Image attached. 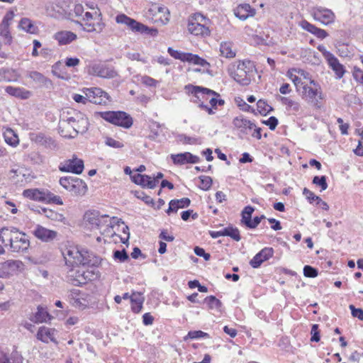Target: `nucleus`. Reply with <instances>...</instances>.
I'll use <instances>...</instances> for the list:
<instances>
[{"mask_svg":"<svg viewBox=\"0 0 363 363\" xmlns=\"http://www.w3.org/2000/svg\"><path fill=\"white\" fill-rule=\"evenodd\" d=\"M329 67L333 70V72L335 74L337 79H341L345 73V69L344 66L340 63L337 58L335 56H333L332 58H330L329 60L327 61Z\"/></svg>","mask_w":363,"mask_h":363,"instance_id":"nucleus-34","label":"nucleus"},{"mask_svg":"<svg viewBox=\"0 0 363 363\" xmlns=\"http://www.w3.org/2000/svg\"><path fill=\"white\" fill-rule=\"evenodd\" d=\"M80 60L77 57H67L65 60V66L74 67L79 65Z\"/></svg>","mask_w":363,"mask_h":363,"instance_id":"nucleus-62","label":"nucleus"},{"mask_svg":"<svg viewBox=\"0 0 363 363\" xmlns=\"http://www.w3.org/2000/svg\"><path fill=\"white\" fill-rule=\"evenodd\" d=\"M84 162L73 155L71 159L65 160L59 164V169L63 172H71L76 174H81L84 170Z\"/></svg>","mask_w":363,"mask_h":363,"instance_id":"nucleus-18","label":"nucleus"},{"mask_svg":"<svg viewBox=\"0 0 363 363\" xmlns=\"http://www.w3.org/2000/svg\"><path fill=\"white\" fill-rule=\"evenodd\" d=\"M24 264L20 260L8 259L0 262V278L8 279L23 270Z\"/></svg>","mask_w":363,"mask_h":363,"instance_id":"nucleus-15","label":"nucleus"},{"mask_svg":"<svg viewBox=\"0 0 363 363\" xmlns=\"http://www.w3.org/2000/svg\"><path fill=\"white\" fill-rule=\"evenodd\" d=\"M312 182L313 184L320 186L321 191H325L328 189L325 176H315L313 177Z\"/></svg>","mask_w":363,"mask_h":363,"instance_id":"nucleus-47","label":"nucleus"},{"mask_svg":"<svg viewBox=\"0 0 363 363\" xmlns=\"http://www.w3.org/2000/svg\"><path fill=\"white\" fill-rule=\"evenodd\" d=\"M303 274L306 277L314 278L318 276V273L316 269L311 266L306 265L303 267Z\"/></svg>","mask_w":363,"mask_h":363,"instance_id":"nucleus-54","label":"nucleus"},{"mask_svg":"<svg viewBox=\"0 0 363 363\" xmlns=\"http://www.w3.org/2000/svg\"><path fill=\"white\" fill-rule=\"evenodd\" d=\"M235 128L243 134H250L255 127V123L242 116H237L233 120Z\"/></svg>","mask_w":363,"mask_h":363,"instance_id":"nucleus-26","label":"nucleus"},{"mask_svg":"<svg viewBox=\"0 0 363 363\" xmlns=\"http://www.w3.org/2000/svg\"><path fill=\"white\" fill-rule=\"evenodd\" d=\"M89 74L106 79H113L118 76L114 67L106 62H92L87 67Z\"/></svg>","mask_w":363,"mask_h":363,"instance_id":"nucleus-13","label":"nucleus"},{"mask_svg":"<svg viewBox=\"0 0 363 363\" xmlns=\"http://www.w3.org/2000/svg\"><path fill=\"white\" fill-rule=\"evenodd\" d=\"M5 91L10 96L21 99H28L32 95L30 91L20 86H7L5 88Z\"/></svg>","mask_w":363,"mask_h":363,"instance_id":"nucleus-31","label":"nucleus"},{"mask_svg":"<svg viewBox=\"0 0 363 363\" xmlns=\"http://www.w3.org/2000/svg\"><path fill=\"white\" fill-rule=\"evenodd\" d=\"M140 81L147 86L155 87L158 84L157 80L147 75L143 76Z\"/></svg>","mask_w":363,"mask_h":363,"instance_id":"nucleus-56","label":"nucleus"},{"mask_svg":"<svg viewBox=\"0 0 363 363\" xmlns=\"http://www.w3.org/2000/svg\"><path fill=\"white\" fill-rule=\"evenodd\" d=\"M28 77L39 87L51 88L52 86V81L39 72L30 71Z\"/></svg>","mask_w":363,"mask_h":363,"instance_id":"nucleus-29","label":"nucleus"},{"mask_svg":"<svg viewBox=\"0 0 363 363\" xmlns=\"http://www.w3.org/2000/svg\"><path fill=\"white\" fill-rule=\"evenodd\" d=\"M177 140L178 142L184 144V145H194L198 143L199 139L195 137L187 136L184 134H179L177 137Z\"/></svg>","mask_w":363,"mask_h":363,"instance_id":"nucleus-46","label":"nucleus"},{"mask_svg":"<svg viewBox=\"0 0 363 363\" xmlns=\"http://www.w3.org/2000/svg\"><path fill=\"white\" fill-rule=\"evenodd\" d=\"M200 184L199 188L202 190H208L212 185V179L208 176H201L199 177Z\"/></svg>","mask_w":363,"mask_h":363,"instance_id":"nucleus-49","label":"nucleus"},{"mask_svg":"<svg viewBox=\"0 0 363 363\" xmlns=\"http://www.w3.org/2000/svg\"><path fill=\"white\" fill-rule=\"evenodd\" d=\"M23 196L33 201L44 202L47 203H56L62 205V199L56 196L48 189H29L23 192Z\"/></svg>","mask_w":363,"mask_h":363,"instance_id":"nucleus-7","label":"nucleus"},{"mask_svg":"<svg viewBox=\"0 0 363 363\" xmlns=\"http://www.w3.org/2000/svg\"><path fill=\"white\" fill-rule=\"evenodd\" d=\"M52 73L57 78L67 79V74L65 68L62 66L60 61L57 62L52 66Z\"/></svg>","mask_w":363,"mask_h":363,"instance_id":"nucleus-41","label":"nucleus"},{"mask_svg":"<svg viewBox=\"0 0 363 363\" xmlns=\"http://www.w3.org/2000/svg\"><path fill=\"white\" fill-rule=\"evenodd\" d=\"M237 102L238 106L240 107V108L245 112H254L253 108L247 104L244 100H242L240 98H238L235 100Z\"/></svg>","mask_w":363,"mask_h":363,"instance_id":"nucleus-57","label":"nucleus"},{"mask_svg":"<svg viewBox=\"0 0 363 363\" xmlns=\"http://www.w3.org/2000/svg\"><path fill=\"white\" fill-rule=\"evenodd\" d=\"M116 21L117 23L125 25L133 32L143 33H146L148 30V27L145 25L138 22L133 18H130L125 14H118L116 17Z\"/></svg>","mask_w":363,"mask_h":363,"instance_id":"nucleus-20","label":"nucleus"},{"mask_svg":"<svg viewBox=\"0 0 363 363\" xmlns=\"http://www.w3.org/2000/svg\"><path fill=\"white\" fill-rule=\"evenodd\" d=\"M313 35H314L316 38L323 40L328 36V33L324 29L316 27L315 31Z\"/></svg>","mask_w":363,"mask_h":363,"instance_id":"nucleus-64","label":"nucleus"},{"mask_svg":"<svg viewBox=\"0 0 363 363\" xmlns=\"http://www.w3.org/2000/svg\"><path fill=\"white\" fill-rule=\"evenodd\" d=\"M38 211L40 214L45 216L46 218L52 220L60 222L64 224L67 223V219L62 214L52 209L40 207Z\"/></svg>","mask_w":363,"mask_h":363,"instance_id":"nucleus-33","label":"nucleus"},{"mask_svg":"<svg viewBox=\"0 0 363 363\" xmlns=\"http://www.w3.org/2000/svg\"><path fill=\"white\" fill-rule=\"evenodd\" d=\"M350 309L353 317L357 318L359 320H363V310L361 308H356L353 305L350 306Z\"/></svg>","mask_w":363,"mask_h":363,"instance_id":"nucleus-61","label":"nucleus"},{"mask_svg":"<svg viewBox=\"0 0 363 363\" xmlns=\"http://www.w3.org/2000/svg\"><path fill=\"white\" fill-rule=\"evenodd\" d=\"M144 298L140 293H133L131 295V310L135 313H138L141 311L143 308V303Z\"/></svg>","mask_w":363,"mask_h":363,"instance_id":"nucleus-37","label":"nucleus"},{"mask_svg":"<svg viewBox=\"0 0 363 363\" xmlns=\"http://www.w3.org/2000/svg\"><path fill=\"white\" fill-rule=\"evenodd\" d=\"M92 9L93 12L85 11L84 6L81 4L74 5L71 15L83 22L84 30L88 33L96 32L100 33L103 31L105 24L101 21V13L100 11L94 6V5H86Z\"/></svg>","mask_w":363,"mask_h":363,"instance_id":"nucleus-2","label":"nucleus"},{"mask_svg":"<svg viewBox=\"0 0 363 363\" xmlns=\"http://www.w3.org/2000/svg\"><path fill=\"white\" fill-rule=\"evenodd\" d=\"M69 298L70 303L79 309L86 308L89 303V295L75 289L70 291Z\"/></svg>","mask_w":363,"mask_h":363,"instance_id":"nucleus-22","label":"nucleus"},{"mask_svg":"<svg viewBox=\"0 0 363 363\" xmlns=\"http://www.w3.org/2000/svg\"><path fill=\"white\" fill-rule=\"evenodd\" d=\"M311 15L315 21L324 26L333 24L336 19L335 13L328 8L316 6L311 9Z\"/></svg>","mask_w":363,"mask_h":363,"instance_id":"nucleus-14","label":"nucleus"},{"mask_svg":"<svg viewBox=\"0 0 363 363\" xmlns=\"http://www.w3.org/2000/svg\"><path fill=\"white\" fill-rule=\"evenodd\" d=\"M255 72V66L250 60L240 61L230 69L231 77L241 85H248Z\"/></svg>","mask_w":363,"mask_h":363,"instance_id":"nucleus-4","label":"nucleus"},{"mask_svg":"<svg viewBox=\"0 0 363 363\" xmlns=\"http://www.w3.org/2000/svg\"><path fill=\"white\" fill-rule=\"evenodd\" d=\"M149 13L155 23L165 25L169 21L170 13L169 9L164 6L154 4L149 9Z\"/></svg>","mask_w":363,"mask_h":363,"instance_id":"nucleus-21","label":"nucleus"},{"mask_svg":"<svg viewBox=\"0 0 363 363\" xmlns=\"http://www.w3.org/2000/svg\"><path fill=\"white\" fill-rule=\"evenodd\" d=\"M75 33L69 30L58 31L53 35V38L58 43L59 45H65L71 43L77 39Z\"/></svg>","mask_w":363,"mask_h":363,"instance_id":"nucleus-30","label":"nucleus"},{"mask_svg":"<svg viewBox=\"0 0 363 363\" xmlns=\"http://www.w3.org/2000/svg\"><path fill=\"white\" fill-rule=\"evenodd\" d=\"M186 93L190 95V101L198 105L201 108V104H204L211 96H216L218 93L208 88L189 84L185 86Z\"/></svg>","mask_w":363,"mask_h":363,"instance_id":"nucleus-9","label":"nucleus"},{"mask_svg":"<svg viewBox=\"0 0 363 363\" xmlns=\"http://www.w3.org/2000/svg\"><path fill=\"white\" fill-rule=\"evenodd\" d=\"M352 76L357 82L363 84V70L362 69L354 67L352 72Z\"/></svg>","mask_w":363,"mask_h":363,"instance_id":"nucleus-58","label":"nucleus"},{"mask_svg":"<svg viewBox=\"0 0 363 363\" xmlns=\"http://www.w3.org/2000/svg\"><path fill=\"white\" fill-rule=\"evenodd\" d=\"M2 208L6 211L11 212L13 214L16 213L18 211L16 205L13 202L9 201L4 202V205L2 206Z\"/></svg>","mask_w":363,"mask_h":363,"instance_id":"nucleus-60","label":"nucleus"},{"mask_svg":"<svg viewBox=\"0 0 363 363\" xmlns=\"http://www.w3.org/2000/svg\"><path fill=\"white\" fill-rule=\"evenodd\" d=\"M274 250L272 247H264L250 261V264L252 268H258L261 264L272 257Z\"/></svg>","mask_w":363,"mask_h":363,"instance_id":"nucleus-24","label":"nucleus"},{"mask_svg":"<svg viewBox=\"0 0 363 363\" xmlns=\"http://www.w3.org/2000/svg\"><path fill=\"white\" fill-rule=\"evenodd\" d=\"M210 20L201 13H195L191 16L188 23V30L196 36L206 37L210 35Z\"/></svg>","mask_w":363,"mask_h":363,"instance_id":"nucleus-6","label":"nucleus"},{"mask_svg":"<svg viewBox=\"0 0 363 363\" xmlns=\"http://www.w3.org/2000/svg\"><path fill=\"white\" fill-rule=\"evenodd\" d=\"M296 91L301 95L303 99H306L315 106H318L320 101L323 99V93L320 84L315 80L311 83L303 84L302 86L296 89Z\"/></svg>","mask_w":363,"mask_h":363,"instance_id":"nucleus-8","label":"nucleus"},{"mask_svg":"<svg viewBox=\"0 0 363 363\" xmlns=\"http://www.w3.org/2000/svg\"><path fill=\"white\" fill-rule=\"evenodd\" d=\"M194 253L199 257H203L205 260H209L211 255L208 253H206L205 250L199 247H195L194 249Z\"/></svg>","mask_w":363,"mask_h":363,"instance_id":"nucleus-63","label":"nucleus"},{"mask_svg":"<svg viewBox=\"0 0 363 363\" xmlns=\"http://www.w3.org/2000/svg\"><path fill=\"white\" fill-rule=\"evenodd\" d=\"M84 220L92 228L101 230L104 227L105 229L101 232L103 235H113L111 218L106 214H101L99 211L90 210L85 213Z\"/></svg>","mask_w":363,"mask_h":363,"instance_id":"nucleus-3","label":"nucleus"},{"mask_svg":"<svg viewBox=\"0 0 363 363\" xmlns=\"http://www.w3.org/2000/svg\"><path fill=\"white\" fill-rule=\"evenodd\" d=\"M211 106L217 109L218 106H222L225 104V101L220 98V94L218 93L216 96H211L208 99Z\"/></svg>","mask_w":363,"mask_h":363,"instance_id":"nucleus-52","label":"nucleus"},{"mask_svg":"<svg viewBox=\"0 0 363 363\" xmlns=\"http://www.w3.org/2000/svg\"><path fill=\"white\" fill-rule=\"evenodd\" d=\"M63 123H67L72 128L73 133H64L61 131V135L65 138H74L79 133L83 134L86 132L89 128V121L86 116L81 112H75L73 116L63 119Z\"/></svg>","mask_w":363,"mask_h":363,"instance_id":"nucleus-5","label":"nucleus"},{"mask_svg":"<svg viewBox=\"0 0 363 363\" xmlns=\"http://www.w3.org/2000/svg\"><path fill=\"white\" fill-rule=\"evenodd\" d=\"M144 175V179L140 184L141 186L148 189H154L157 186V180L152 179V177L146 174Z\"/></svg>","mask_w":363,"mask_h":363,"instance_id":"nucleus-51","label":"nucleus"},{"mask_svg":"<svg viewBox=\"0 0 363 363\" xmlns=\"http://www.w3.org/2000/svg\"><path fill=\"white\" fill-rule=\"evenodd\" d=\"M287 77L293 82L296 89L302 86L303 84L311 83L314 79L311 74L302 69H291L288 71Z\"/></svg>","mask_w":363,"mask_h":363,"instance_id":"nucleus-19","label":"nucleus"},{"mask_svg":"<svg viewBox=\"0 0 363 363\" xmlns=\"http://www.w3.org/2000/svg\"><path fill=\"white\" fill-rule=\"evenodd\" d=\"M167 52L172 57L176 60H179L182 62H187L203 67H204L206 65H208V62L204 59L199 57L197 55L181 52L174 50L172 48H169Z\"/></svg>","mask_w":363,"mask_h":363,"instance_id":"nucleus-16","label":"nucleus"},{"mask_svg":"<svg viewBox=\"0 0 363 363\" xmlns=\"http://www.w3.org/2000/svg\"><path fill=\"white\" fill-rule=\"evenodd\" d=\"M33 235L43 242H50L57 236V232L38 225L33 230Z\"/></svg>","mask_w":363,"mask_h":363,"instance_id":"nucleus-28","label":"nucleus"},{"mask_svg":"<svg viewBox=\"0 0 363 363\" xmlns=\"http://www.w3.org/2000/svg\"><path fill=\"white\" fill-rule=\"evenodd\" d=\"M220 52L223 57L233 58L236 55V49L230 41L222 42L220 45Z\"/></svg>","mask_w":363,"mask_h":363,"instance_id":"nucleus-35","label":"nucleus"},{"mask_svg":"<svg viewBox=\"0 0 363 363\" xmlns=\"http://www.w3.org/2000/svg\"><path fill=\"white\" fill-rule=\"evenodd\" d=\"M84 94L88 97L89 102L99 105H106L110 97L108 93L100 88L92 87L83 90Z\"/></svg>","mask_w":363,"mask_h":363,"instance_id":"nucleus-17","label":"nucleus"},{"mask_svg":"<svg viewBox=\"0 0 363 363\" xmlns=\"http://www.w3.org/2000/svg\"><path fill=\"white\" fill-rule=\"evenodd\" d=\"M234 15L241 21H245L256 14L255 9L249 4H241L233 9Z\"/></svg>","mask_w":363,"mask_h":363,"instance_id":"nucleus-27","label":"nucleus"},{"mask_svg":"<svg viewBox=\"0 0 363 363\" xmlns=\"http://www.w3.org/2000/svg\"><path fill=\"white\" fill-rule=\"evenodd\" d=\"M253 212H254L253 207H252L250 206H245L242 211V219H241L242 223H243L244 225H245L247 226L248 224V221L250 222V220L252 219V214Z\"/></svg>","mask_w":363,"mask_h":363,"instance_id":"nucleus-44","label":"nucleus"},{"mask_svg":"<svg viewBox=\"0 0 363 363\" xmlns=\"http://www.w3.org/2000/svg\"><path fill=\"white\" fill-rule=\"evenodd\" d=\"M49 316L48 313L44 308L38 307V311L35 315V319L36 322L43 323L46 322Z\"/></svg>","mask_w":363,"mask_h":363,"instance_id":"nucleus-50","label":"nucleus"},{"mask_svg":"<svg viewBox=\"0 0 363 363\" xmlns=\"http://www.w3.org/2000/svg\"><path fill=\"white\" fill-rule=\"evenodd\" d=\"M209 235L212 238L214 239L221 236L230 237L232 239L237 242L240 241L241 239L239 230L237 228H234L233 226H228L218 231L210 230Z\"/></svg>","mask_w":363,"mask_h":363,"instance_id":"nucleus-25","label":"nucleus"},{"mask_svg":"<svg viewBox=\"0 0 363 363\" xmlns=\"http://www.w3.org/2000/svg\"><path fill=\"white\" fill-rule=\"evenodd\" d=\"M60 184L73 196H84L87 191L86 184L75 177H64L60 179Z\"/></svg>","mask_w":363,"mask_h":363,"instance_id":"nucleus-10","label":"nucleus"},{"mask_svg":"<svg viewBox=\"0 0 363 363\" xmlns=\"http://www.w3.org/2000/svg\"><path fill=\"white\" fill-rule=\"evenodd\" d=\"M298 24L302 29L311 33V34L313 33L316 28V26L315 25L308 22L306 20H302L301 21L299 22Z\"/></svg>","mask_w":363,"mask_h":363,"instance_id":"nucleus-55","label":"nucleus"},{"mask_svg":"<svg viewBox=\"0 0 363 363\" xmlns=\"http://www.w3.org/2000/svg\"><path fill=\"white\" fill-rule=\"evenodd\" d=\"M19 28L31 34H35L38 32V27L33 23V21L28 18H23L19 22Z\"/></svg>","mask_w":363,"mask_h":363,"instance_id":"nucleus-40","label":"nucleus"},{"mask_svg":"<svg viewBox=\"0 0 363 363\" xmlns=\"http://www.w3.org/2000/svg\"><path fill=\"white\" fill-rule=\"evenodd\" d=\"M191 200L189 198H182L180 199H172L169 203V208L167 213L170 215L172 213H177L179 208H184L189 206Z\"/></svg>","mask_w":363,"mask_h":363,"instance_id":"nucleus-32","label":"nucleus"},{"mask_svg":"<svg viewBox=\"0 0 363 363\" xmlns=\"http://www.w3.org/2000/svg\"><path fill=\"white\" fill-rule=\"evenodd\" d=\"M172 162L176 165H184L186 164H196L200 159L198 156L194 155L191 152H185L179 154H172L170 155Z\"/></svg>","mask_w":363,"mask_h":363,"instance_id":"nucleus-23","label":"nucleus"},{"mask_svg":"<svg viewBox=\"0 0 363 363\" xmlns=\"http://www.w3.org/2000/svg\"><path fill=\"white\" fill-rule=\"evenodd\" d=\"M257 108L258 112L263 116H266L273 110L272 107L267 104V103L262 99H260L257 101Z\"/></svg>","mask_w":363,"mask_h":363,"instance_id":"nucleus-43","label":"nucleus"},{"mask_svg":"<svg viewBox=\"0 0 363 363\" xmlns=\"http://www.w3.org/2000/svg\"><path fill=\"white\" fill-rule=\"evenodd\" d=\"M150 134L149 135V138L151 140H156L157 137L160 134V130L164 127V124H160L159 122L157 121H152L150 124Z\"/></svg>","mask_w":363,"mask_h":363,"instance_id":"nucleus-42","label":"nucleus"},{"mask_svg":"<svg viewBox=\"0 0 363 363\" xmlns=\"http://www.w3.org/2000/svg\"><path fill=\"white\" fill-rule=\"evenodd\" d=\"M37 338L44 342H48L49 340L53 341L54 330L46 327H41L38 331Z\"/></svg>","mask_w":363,"mask_h":363,"instance_id":"nucleus-39","label":"nucleus"},{"mask_svg":"<svg viewBox=\"0 0 363 363\" xmlns=\"http://www.w3.org/2000/svg\"><path fill=\"white\" fill-rule=\"evenodd\" d=\"M5 142L12 147H16L19 143L18 136L11 128H7L4 132Z\"/></svg>","mask_w":363,"mask_h":363,"instance_id":"nucleus-38","label":"nucleus"},{"mask_svg":"<svg viewBox=\"0 0 363 363\" xmlns=\"http://www.w3.org/2000/svg\"><path fill=\"white\" fill-rule=\"evenodd\" d=\"M105 143L106 145L113 148H122L124 146L121 142L112 138H106Z\"/></svg>","mask_w":363,"mask_h":363,"instance_id":"nucleus-59","label":"nucleus"},{"mask_svg":"<svg viewBox=\"0 0 363 363\" xmlns=\"http://www.w3.org/2000/svg\"><path fill=\"white\" fill-rule=\"evenodd\" d=\"M0 242L12 252H26L30 246L28 235L14 226L0 228Z\"/></svg>","mask_w":363,"mask_h":363,"instance_id":"nucleus-1","label":"nucleus"},{"mask_svg":"<svg viewBox=\"0 0 363 363\" xmlns=\"http://www.w3.org/2000/svg\"><path fill=\"white\" fill-rule=\"evenodd\" d=\"M204 302L208 305V308L211 309L218 308L221 306V302L214 296H207L204 299Z\"/></svg>","mask_w":363,"mask_h":363,"instance_id":"nucleus-48","label":"nucleus"},{"mask_svg":"<svg viewBox=\"0 0 363 363\" xmlns=\"http://www.w3.org/2000/svg\"><path fill=\"white\" fill-rule=\"evenodd\" d=\"M210 336L207 333L203 332L201 330H191L189 331L187 335L184 337V340L187 339H200V338H209Z\"/></svg>","mask_w":363,"mask_h":363,"instance_id":"nucleus-45","label":"nucleus"},{"mask_svg":"<svg viewBox=\"0 0 363 363\" xmlns=\"http://www.w3.org/2000/svg\"><path fill=\"white\" fill-rule=\"evenodd\" d=\"M66 264L70 266L86 265L89 264L88 252L79 250L77 247L67 248L63 253Z\"/></svg>","mask_w":363,"mask_h":363,"instance_id":"nucleus-12","label":"nucleus"},{"mask_svg":"<svg viewBox=\"0 0 363 363\" xmlns=\"http://www.w3.org/2000/svg\"><path fill=\"white\" fill-rule=\"evenodd\" d=\"M98 114L105 121L125 128H129L133 125L131 116L123 111H104Z\"/></svg>","mask_w":363,"mask_h":363,"instance_id":"nucleus-11","label":"nucleus"},{"mask_svg":"<svg viewBox=\"0 0 363 363\" xmlns=\"http://www.w3.org/2000/svg\"><path fill=\"white\" fill-rule=\"evenodd\" d=\"M18 80V74L13 69L1 68L0 69V82H12Z\"/></svg>","mask_w":363,"mask_h":363,"instance_id":"nucleus-36","label":"nucleus"},{"mask_svg":"<svg viewBox=\"0 0 363 363\" xmlns=\"http://www.w3.org/2000/svg\"><path fill=\"white\" fill-rule=\"evenodd\" d=\"M113 258L121 262H124L128 259V255L125 250H116L113 252Z\"/></svg>","mask_w":363,"mask_h":363,"instance_id":"nucleus-53","label":"nucleus"}]
</instances>
